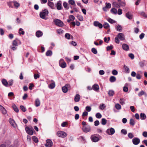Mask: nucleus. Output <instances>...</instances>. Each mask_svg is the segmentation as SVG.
I'll return each instance as SVG.
<instances>
[{"label": "nucleus", "instance_id": "nucleus-1", "mask_svg": "<svg viewBox=\"0 0 147 147\" xmlns=\"http://www.w3.org/2000/svg\"><path fill=\"white\" fill-rule=\"evenodd\" d=\"M49 13V12L46 9H44L40 13V17L42 19L46 20L47 18L46 17L48 16Z\"/></svg>", "mask_w": 147, "mask_h": 147}, {"label": "nucleus", "instance_id": "nucleus-2", "mask_svg": "<svg viewBox=\"0 0 147 147\" xmlns=\"http://www.w3.org/2000/svg\"><path fill=\"white\" fill-rule=\"evenodd\" d=\"M19 40L18 38L16 39L15 40H13L12 43V46L11 47V49L13 51H15L17 49L16 47L18 46V41Z\"/></svg>", "mask_w": 147, "mask_h": 147}, {"label": "nucleus", "instance_id": "nucleus-3", "mask_svg": "<svg viewBox=\"0 0 147 147\" xmlns=\"http://www.w3.org/2000/svg\"><path fill=\"white\" fill-rule=\"evenodd\" d=\"M56 134L57 136L62 138H65L67 136V134L65 132L61 131H57Z\"/></svg>", "mask_w": 147, "mask_h": 147}, {"label": "nucleus", "instance_id": "nucleus-4", "mask_svg": "<svg viewBox=\"0 0 147 147\" xmlns=\"http://www.w3.org/2000/svg\"><path fill=\"white\" fill-rule=\"evenodd\" d=\"M54 22L57 26L60 27H62L63 26V22L60 20L58 19H55L54 20Z\"/></svg>", "mask_w": 147, "mask_h": 147}, {"label": "nucleus", "instance_id": "nucleus-5", "mask_svg": "<svg viewBox=\"0 0 147 147\" xmlns=\"http://www.w3.org/2000/svg\"><path fill=\"white\" fill-rule=\"evenodd\" d=\"M59 66L62 68H65L66 66V63L62 59H61L59 60Z\"/></svg>", "mask_w": 147, "mask_h": 147}, {"label": "nucleus", "instance_id": "nucleus-6", "mask_svg": "<svg viewBox=\"0 0 147 147\" xmlns=\"http://www.w3.org/2000/svg\"><path fill=\"white\" fill-rule=\"evenodd\" d=\"M115 132V130L113 128H111L110 129H107L106 131V132L109 135H112L114 134Z\"/></svg>", "mask_w": 147, "mask_h": 147}, {"label": "nucleus", "instance_id": "nucleus-7", "mask_svg": "<svg viewBox=\"0 0 147 147\" xmlns=\"http://www.w3.org/2000/svg\"><path fill=\"white\" fill-rule=\"evenodd\" d=\"M53 142L50 139H47L46 141V144L45 146L47 147H51L53 145Z\"/></svg>", "mask_w": 147, "mask_h": 147}, {"label": "nucleus", "instance_id": "nucleus-8", "mask_svg": "<svg viewBox=\"0 0 147 147\" xmlns=\"http://www.w3.org/2000/svg\"><path fill=\"white\" fill-rule=\"evenodd\" d=\"M9 121L12 127L14 128L16 127H17V125L15 121L13 119L11 118L9 119Z\"/></svg>", "mask_w": 147, "mask_h": 147}, {"label": "nucleus", "instance_id": "nucleus-9", "mask_svg": "<svg viewBox=\"0 0 147 147\" xmlns=\"http://www.w3.org/2000/svg\"><path fill=\"white\" fill-rule=\"evenodd\" d=\"M132 141L133 144L134 145H137L140 143V141L139 138H134L133 139Z\"/></svg>", "mask_w": 147, "mask_h": 147}, {"label": "nucleus", "instance_id": "nucleus-10", "mask_svg": "<svg viewBox=\"0 0 147 147\" xmlns=\"http://www.w3.org/2000/svg\"><path fill=\"white\" fill-rule=\"evenodd\" d=\"M117 36L121 40H123L125 39V36L122 33H118Z\"/></svg>", "mask_w": 147, "mask_h": 147}, {"label": "nucleus", "instance_id": "nucleus-11", "mask_svg": "<svg viewBox=\"0 0 147 147\" xmlns=\"http://www.w3.org/2000/svg\"><path fill=\"white\" fill-rule=\"evenodd\" d=\"M91 139L93 142H96L98 141L99 139L95 135H92L91 136Z\"/></svg>", "mask_w": 147, "mask_h": 147}, {"label": "nucleus", "instance_id": "nucleus-12", "mask_svg": "<svg viewBox=\"0 0 147 147\" xmlns=\"http://www.w3.org/2000/svg\"><path fill=\"white\" fill-rule=\"evenodd\" d=\"M94 25L95 26L98 27L100 29L102 28L103 27L102 24H101L99 23L98 21L94 22Z\"/></svg>", "mask_w": 147, "mask_h": 147}, {"label": "nucleus", "instance_id": "nucleus-13", "mask_svg": "<svg viewBox=\"0 0 147 147\" xmlns=\"http://www.w3.org/2000/svg\"><path fill=\"white\" fill-rule=\"evenodd\" d=\"M27 134H28L32 135H33V132L32 129H30V128L28 127H26L25 128Z\"/></svg>", "mask_w": 147, "mask_h": 147}, {"label": "nucleus", "instance_id": "nucleus-14", "mask_svg": "<svg viewBox=\"0 0 147 147\" xmlns=\"http://www.w3.org/2000/svg\"><path fill=\"white\" fill-rule=\"evenodd\" d=\"M83 131L85 132H88L90 131V127L89 126L86 127L84 126L82 128Z\"/></svg>", "mask_w": 147, "mask_h": 147}, {"label": "nucleus", "instance_id": "nucleus-15", "mask_svg": "<svg viewBox=\"0 0 147 147\" xmlns=\"http://www.w3.org/2000/svg\"><path fill=\"white\" fill-rule=\"evenodd\" d=\"M69 87V85L68 84H66L62 88V90L64 93H66L68 90V87Z\"/></svg>", "mask_w": 147, "mask_h": 147}, {"label": "nucleus", "instance_id": "nucleus-16", "mask_svg": "<svg viewBox=\"0 0 147 147\" xmlns=\"http://www.w3.org/2000/svg\"><path fill=\"white\" fill-rule=\"evenodd\" d=\"M92 88L94 91H97L99 90V88L98 84H95L92 86Z\"/></svg>", "mask_w": 147, "mask_h": 147}, {"label": "nucleus", "instance_id": "nucleus-17", "mask_svg": "<svg viewBox=\"0 0 147 147\" xmlns=\"http://www.w3.org/2000/svg\"><path fill=\"white\" fill-rule=\"evenodd\" d=\"M122 47L123 49L125 51H128L129 49V46L126 44H124L122 45Z\"/></svg>", "mask_w": 147, "mask_h": 147}, {"label": "nucleus", "instance_id": "nucleus-18", "mask_svg": "<svg viewBox=\"0 0 147 147\" xmlns=\"http://www.w3.org/2000/svg\"><path fill=\"white\" fill-rule=\"evenodd\" d=\"M47 4L52 9H55L54 4L53 2L48 1Z\"/></svg>", "mask_w": 147, "mask_h": 147}, {"label": "nucleus", "instance_id": "nucleus-19", "mask_svg": "<svg viewBox=\"0 0 147 147\" xmlns=\"http://www.w3.org/2000/svg\"><path fill=\"white\" fill-rule=\"evenodd\" d=\"M19 141L18 140H15L14 142L13 145V147H18L19 145Z\"/></svg>", "mask_w": 147, "mask_h": 147}, {"label": "nucleus", "instance_id": "nucleus-20", "mask_svg": "<svg viewBox=\"0 0 147 147\" xmlns=\"http://www.w3.org/2000/svg\"><path fill=\"white\" fill-rule=\"evenodd\" d=\"M138 96L140 97L143 95H144L146 97L147 96V94L143 90H142V91L138 93Z\"/></svg>", "mask_w": 147, "mask_h": 147}, {"label": "nucleus", "instance_id": "nucleus-21", "mask_svg": "<svg viewBox=\"0 0 147 147\" xmlns=\"http://www.w3.org/2000/svg\"><path fill=\"white\" fill-rule=\"evenodd\" d=\"M42 32L40 30L37 31L36 33V36L38 37H39L42 35Z\"/></svg>", "mask_w": 147, "mask_h": 147}, {"label": "nucleus", "instance_id": "nucleus-22", "mask_svg": "<svg viewBox=\"0 0 147 147\" xmlns=\"http://www.w3.org/2000/svg\"><path fill=\"white\" fill-rule=\"evenodd\" d=\"M80 99V95L78 94H76L74 100L75 102H78L79 101Z\"/></svg>", "mask_w": 147, "mask_h": 147}, {"label": "nucleus", "instance_id": "nucleus-23", "mask_svg": "<svg viewBox=\"0 0 147 147\" xmlns=\"http://www.w3.org/2000/svg\"><path fill=\"white\" fill-rule=\"evenodd\" d=\"M2 84L5 86L7 87L8 85V82L6 80L3 79L2 80Z\"/></svg>", "mask_w": 147, "mask_h": 147}, {"label": "nucleus", "instance_id": "nucleus-24", "mask_svg": "<svg viewBox=\"0 0 147 147\" xmlns=\"http://www.w3.org/2000/svg\"><path fill=\"white\" fill-rule=\"evenodd\" d=\"M126 16L129 19H131L132 18V14L129 12H127L126 14Z\"/></svg>", "mask_w": 147, "mask_h": 147}, {"label": "nucleus", "instance_id": "nucleus-25", "mask_svg": "<svg viewBox=\"0 0 147 147\" xmlns=\"http://www.w3.org/2000/svg\"><path fill=\"white\" fill-rule=\"evenodd\" d=\"M140 118L141 120H144L146 118V116L144 113H141L140 114Z\"/></svg>", "mask_w": 147, "mask_h": 147}, {"label": "nucleus", "instance_id": "nucleus-26", "mask_svg": "<svg viewBox=\"0 0 147 147\" xmlns=\"http://www.w3.org/2000/svg\"><path fill=\"white\" fill-rule=\"evenodd\" d=\"M57 8L58 10H60L61 9L62 6L60 2H58L57 4Z\"/></svg>", "mask_w": 147, "mask_h": 147}, {"label": "nucleus", "instance_id": "nucleus-27", "mask_svg": "<svg viewBox=\"0 0 147 147\" xmlns=\"http://www.w3.org/2000/svg\"><path fill=\"white\" fill-rule=\"evenodd\" d=\"M113 5L115 7L117 8H119L120 7V5H119V3L117 2H114L113 3Z\"/></svg>", "mask_w": 147, "mask_h": 147}, {"label": "nucleus", "instance_id": "nucleus-28", "mask_svg": "<svg viewBox=\"0 0 147 147\" xmlns=\"http://www.w3.org/2000/svg\"><path fill=\"white\" fill-rule=\"evenodd\" d=\"M109 80L111 82H114L116 81V78L115 76H111Z\"/></svg>", "mask_w": 147, "mask_h": 147}, {"label": "nucleus", "instance_id": "nucleus-29", "mask_svg": "<svg viewBox=\"0 0 147 147\" xmlns=\"http://www.w3.org/2000/svg\"><path fill=\"white\" fill-rule=\"evenodd\" d=\"M35 106L36 107L39 106L40 104V102L38 98H37L35 100Z\"/></svg>", "mask_w": 147, "mask_h": 147}, {"label": "nucleus", "instance_id": "nucleus-30", "mask_svg": "<svg viewBox=\"0 0 147 147\" xmlns=\"http://www.w3.org/2000/svg\"><path fill=\"white\" fill-rule=\"evenodd\" d=\"M55 86V84L54 82L51 83L49 86V87L50 89H53Z\"/></svg>", "mask_w": 147, "mask_h": 147}, {"label": "nucleus", "instance_id": "nucleus-31", "mask_svg": "<svg viewBox=\"0 0 147 147\" xmlns=\"http://www.w3.org/2000/svg\"><path fill=\"white\" fill-rule=\"evenodd\" d=\"M53 53L52 51L50 50H48L46 53V55L47 56H51L52 55Z\"/></svg>", "mask_w": 147, "mask_h": 147}, {"label": "nucleus", "instance_id": "nucleus-32", "mask_svg": "<svg viewBox=\"0 0 147 147\" xmlns=\"http://www.w3.org/2000/svg\"><path fill=\"white\" fill-rule=\"evenodd\" d=\"M107 123V120L105 118H102L101 122L102 125H104L106 124Z\"/></svg>", "mask_w": 147, "mask_h": 147}, {"label": "nucleus", "instance_id": "nucleus-33", "mask_svg": "<svg viewBox=\"0 0 147 147\" xmlns=\"http://www.w3.org/2000/svg\"><path fill=\"white\" fill-rule=\"evenodd\" d=\"M106 107V106L104 104H100L99 106V108L101 110H103Z\"/></svg>", "mask_w": 147, "mask_h": 147}, {"label": "nucleus", "instance_id": "nucleus-34", "mask_svg": "<svg viewBox=\"0 0 147 147\" xmlns=\"http://www.w3.org/2000/svg\"><path fill=\"white\" fill-rule=\"evenodd\" d=\"M56 31L57 33L60 35L62 34L64 32V31L61 29H57Z\"/></svg>", "mask_w": 147, "mask_h": 147}, {"label": "nucleus", "instance_id": "nucleus-35", "mask_svg": "<svg viewBox=\"0 0 147 147\" xmlns=\"http://www.w3.org/2000/svg\"><path fill=\"white\" fill-rule=\"evenodd\" d=\"M122 29V27L120 25H118L116 28V30L119 32H121Z\"/></svg>", "mask_w": 147, "mask_h": 147}, {"label": "nucleus", "instance_id": "nucleus-36", "mask_svg": "<svg viewBox=\"0 0 147 147\" xmlns=\"http://www.w3.org/2000/svg\"><path fill=\"white\" fill-rule=\"evenodd\" d=\"M103 27L105 29H108L109 27V25L108 23L107 22L105 23L103 25Z\"/></svg>", "mask_w": 147, "mask_h": 147}, {"label": "nucleus", "instance_id": "nucleus-37", "mask_svg": "<svg viewBox=\"0 0 147 147\" xmlns=\"http://www.w3.org/2000/svg\"><path fill=\"white\" fill-rule=\"evenodd\" d=\"M12 107L13 110L16 112L18 113L19 112V109L15 105H13Z\"/></svg>", "mask_w": 147, "mask_h": 147}, {"label": "nucleus", "instance_id": "nucleus-38", "mask_svg": "<svg viewBox=\"0 0 147 147\" xmlns=\"http://www.w3.org/2000/svg\"><path fill=\"white\" fill-rule=\"evenodd\" d=\"M114 94V91L113 90H110L109 91L108 94L110 96H112Z\"/></svg>", "mask_w": 147, "mask_h": 147}, {"label": "nucleus", "instance_id": "nucleus-39", "mask_svg": "<svg viewBox=\"0 0 147 147\" xmlns=\"http://www.w3.org/2000/svg\"><path fill=\"white\" fill-rule=\"evenodd\" d=\"M111 11L112 13L115 14H116L117 12V9L114 8H112L111 9Z\"/></svg>", "mask_w": 147, "mask_h": 147}, {"label": "nucleus", "instance_id": "nucleus-40", "mask_svg": "<svg viewBox=\"0 0 147 147\" xmlns=\"http://www.w3.org/2000/svg\"><path fill=\"white\" fill-rule=\"evenodd\" d=\"M107 21L110 23L113 24L116 22V21L112 19L109 18L107 19Z\"/></svg>", "mask_w": 147, "mask_h": 147}, {"label": "nucleus", "instance_id": "nucleus-41", "mask_svg": "<svg viewBox=\"0 0 147 147\" xmlns=\"http://www.w3.org/2000/svg\"><path fill=\"white\" fill-rule=\"evenodd\" d=\"M19 33L20 34L24 35L25 34V32L23 31V29L22 28H20L19 29Z\"/></svg>", "mask_w": 147, "mask_h": 147}, {"label": "nucleus", "instance_id": "nucleus-42", "mask_svg": "<svg viewBox=\"0 0 147 147\" xmlns=\"http://www.w3.org/2000/svg\"><path fill=\"white\" fill-rule=\"evenodd\" d=\"M124 68L126 71V73H129V68L125 65H124Z\"/></svg>", "mask_w": 147, "mask_h": 147}, {"label": "nucleus", "instance_id": "nucleus-43", "mask_svg": "<svg viewBox=\"0 0 147 147\" xmlns=\"http://www.w3.org/2000/svg\"><path fill=\"white\" fill-rule=\"evenodd\" d=\"M129 123L131 125L133 126L135 124V122L133 119H130V122Z\"/></svg>", "mask_w": 147, "mask_h": 147}, {"label": "nucleus", "instance_id": "nucleus-44", "mask_svg": "<svg viewBox=\"0 0 147 147\" xmlns=\"http://www.w3.org/2000/svg\"><path fill=\"white\" fill-rule=\"evenodd\" d=\"M13 80L12 79L10 80L8 82V84H9V86H11L13 84Z\"/></svg>", "mask_w": 147, "mask_h": 147}, {"label": "nucleus", "instance_id": "nucleus-45", "mask_svg": "<svg viewBox=\"0 0 147 147\" xmlns=\"http://www.w3.org/2000/svg\"><path fill=\"white\" fill-rule=\"evenodd\" d=\"M102 115L100 113H97L96 114V117L97 118L100 119L102 117Z\"/></svg>", "mask_w": 147, "mask_h": 147}, {"label": "nucleus", "instance_id": "nucleus-46", "mask_svg": "<svg viewBox=\"0 0 147 147\" xmlns=\"http://www.w3.org/2000/svg\"><path fill=\"white\" fill-rule=\"evenodd\" d=\"M92 52L94 54H96L97 53V51L96 49L95 48H92L91 49Z\"/></svg>", "mask_w": 147, "mask_h": 147}, {"label": "nucleus", "instance_id": "nucleus-47", "mask_svg": "<svg viewBox=\"0 0 147 147\" xmlns=\"http://www.w3.org/2000/svg\"><path fill=\"white\" fill-rule=\"evenodd\" d=\"M32 139L36 143L38 142V138L35 136H33L32 137Z\"/></svg>", "mask_w": 147, "mask_h": 147}, {"label": "nucleus", "instance_id": "nucleus-48", "mask_svg": "<svg viewBox=\"0 0 147 147\" xmlns=\"http://www.w3.org/2000/svg\"><path fill=\"white\" fill-rule=\"evenodd\" d=\"M115 107L118 110L120 109L121 108V106L119 104H116Z\"/></svg>", "mask_w": 147, "mask_h": 147}, {"label": "nucleus", "instance_id": "nucleus-49", "mask_svg": "<svg viewBox=\"0 0 147 147\" xmlns=\"http://www.w3.org/2000/svg\"><path fill=\"white\" fill-rule=\"evenodd\" d=\"M128 137L130 139H132L133 138L134 136L131 133H129L128 134Z\"/></svg>", "mask_w": 147, "mask_h": 147}, {"label": "nucleus", "instance_id": "nucleus-50", "mask_svg": "<svg viewBox=\"0 0 147 147\" xmlns=\"http://www.w3.org/2000/svg\"><path fill=\"white\" fill-rule=\"evenodd\" d=\"M65 36L66 38H67L68 39H70V35L69 33L65 34Z\"/></svg>", "mask_w": 147, "mask_h": 147}, {"label": "nucleus", "instance_id": "nucleus-51", "mask_svg": "<svg viewBox=\"0 0 147 147\" xmlns=\"http://www.w3.org/2000/svg\"><path fill=\"white\" fill-rule=\"evenodd\" d=\"M13 3H14V5L16 7L18 8L20 6L19 3H18V2H17L15 1V2H14Z\"/></svg>", "mask_w": 147, "mask_h": 147}, {"label": "nucleus", "instance_id": "nucleus-52", "mask_svg": "<svg viewBox=\"0 0 147 147\" xmlns=\"http://www.w3.org/2000/svg\"><path fill=\"white\" fill-rule=\"evenodd\" d=\"M105 5H106L105 7H107V8L108 9H109L111 7V5L109 3H106L105 4Z\"/></svg>", "mask_w": 147, "mask_h": 147}, {"label": "nucleus", "instance_id": "nucleus-53", "mask_svg": "<svg viewBox=\"0 0 147 147\" xmlns=\"http://www.w3.org/2000/svg\"><path fill=\"white\" fill-rule=\"evenodd\" d=\"M68 2L69 4L71 5H75V1L74 0H69Z\"/></svg>", "mask_w": 147, "mask_h": 147}, {"label": "nucleus", "instance_id": "nucleus-54", "mask_svg": "<svg viewBox=\"0 0 147 147\" xmlns=\"http://www.w3.org/2000/svg\"><path fill=\"white\" fill-rule=\"evenodd\" d=\"M20 107L23 111L25 112L26 111V108L23 106L21 105Z\"/></svg>", "mask_w": 147, "mask_h": 147}, {"label": "nucleus", "instance_id": "nucleus-55", "mask_svg": "<svg viewBox=\"0 0 147 147\" xmlns=\"http://www.w3.org/2000/svg\"><path fill=\"white\" fill-rule=\"evenodd\" d=\"M125 100L123 98H121L120 100V103L122 105H123L125 104Z\"/></svg>", "mask_w": 147, "mask_h": 147}, {"label": "nucleus", "instance_id": "nucleus-56", "mask_svg": "<svg viewBox=\"0 0 147 147\" xmlns=\"http://www.w3.org/2000/svg\"><path fill=\"white\" fill-rule=\"evenodd\" d=\"M63 6L64 7L66 8L67 9L69 8V7L67 6V3L64 2L63 3Z\"/></svg>", "mask_w": 147, "mask_h": 147}, {"label": "nucleus", "instance_id": "nucleus-57", "mask_svg": "<svg viewBox=\"0 0 147 147\" xmlns=\"http://www.w3.org/2000/svg\"><path fill=\"white\" fill-rule=\"evenodd\" d=\"M69 18L71 21H73L75 19L74 16L72 15H70L69 16Z\"/></svg>", "mask_w": 147, "mask_h": 147}, {"label": "nucleus", "instance_id": "nucleus-58", "mask_svg": "<svg viewBox=\"0 0 147 147\" xmlns=\"http://www.w3.org/2000/svg\"><path fill=\"white\" fill-rule=\"evenodd\" d=\"M78 18L80 21H82L83 20V17L80 15L78 16Z\"/></svg>", "mask_w": 147, "mask_h": 147}, {"label": "nucleus", "instance_id": "nucleus-59", "mask_svg": "<svg viewBox=\"0 0 147 147\" xmlns=\"http://www.w3.org/2000/svg\"><path fill=\"white\" fill-rule=\"evenodd\" d=\"M86 110L88 112H90L91 110V108L90 106H86Z\"/></svg>", "mask_w": 147, "mask_h": 147}, {"label": "nucleus", "instance_id": "nucleus-60", "mask_svg": "<svg viewBox=\"0 0 147 147\" xmlns=\"http://www.w3.org/2000/svg\"><path fill=\"white\" fill-rule=\"evenodd\" d=\"M121 132L125 135L127 133V131L125 129H123L121 130Z\"/></svg>", "mask_w": 147, "mask_h": 147}, {"label": "nucleus", "instance_id": "nucleus-61", "mask_svg": "<svg viewBox=\"0 0 147 147\" xmlns=\"http://www.w3.org/2000/svg\"><path fill=\"white\" fill-rule=\"evenodd\" d=\"M112 74L114 75H117L118 74V72L116 70H114L112 71Z\"/></svg>", "mask_w": 147, "mask_h": 147}, {"label": "nucleus", "instance_id": "nucleus-62", "mask_svg": "<svg viewBox=\"0 0 147 147\" xmlns=\"http://www.w3.org/2000/svg\"><path fill=\"white\" fill-rule=\"evenodd\" d=\"M113 48V47L112 45L110 46H108L107 47V51H109L112 49Z\"/></svg>", "mask_w": 147, "mask_h": 147}, {"label": "nucleus", "instance_id": "nucleus-63", "mask_svg": "<svg viewBox=\"0 0 147 147\" xmlns=\"http://www.w3.org/2000/svg\"><path fill=\"white\" fill-rule=\"evenodd\" d=\"M119 38H118V37L117 36V37H116L115 38V42L119 44V43L120 41L119 39Z\"/></svg>", "mask_w": 147, "mask_h": 147}, {"label": "nucleus", "instance_id": "nucleus-64", "mask_svg": "<svg viewBox=\"0 0 147 147\" xmlns=\"http://www.w3.org/2000/svg\"><path fill=\"white\" fill-rule=\"evenodd\" d=\"M142 135L145 138L147 137V132L146 131H144L142 133Z\"/></svg>", "mask_w": 147, "mask_h": 147}]
</instances>
